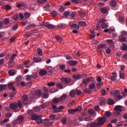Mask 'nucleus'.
Listing matches in <instances>:
<instances>
[{
	"label": "nucleus",
	"mask_w": 127,
	"mask_h": 127,
	"mask_svg": "<svg viewBox=\"0 0 127 127\" xmlns=\"http://www.w3.org/2000/svg\"><path fill=\"white\" fill-rule=\"evenodd\" d=\"M47 106H48V103L46 102L43 104V105H41V108L42 109H45L46 107H47Z\"/></svg>",
	"instance_id": "nucleus-63"
},
{
	"label": "nucleus",
	"mask_w": 127,
	"mask_h": 127,
	"mask_svg": "<svg viewBox=\"0 0 127 127\" xmlns=\"http://www.w3.org/2000/svg\"><path fill=\"white\" fill-rule=\"evenodd\" d=\"M4 8L6 9V10H10V9H11V6H10L9 5H6Z\"/></svg>",
	"instance_id": "nucleus-56"
},
{
	"label": "nucleus",
	"mask_w": 127,
	"mask_h": 127,
	"mask_svg": "<svg viewBox=\"0 0 127 127\" xmlns=\"http://www.w3.org/2000/svg\"><path fill=\"white\" fill-rule=\"evenodd\" d=\"M61 122L63 125H66V123H67V118L63 117Z\"/></svg>",
	"instance_id": "nucleus-45"
},
{
	"label": "nucleus",
	"mask_w": 127,
	"mask_h": 127,
	"mask_svg": "<svg viewBox=\"0 0 127 127\" xmlns=\"http://www.w3.org/2000/svg\"><path fill=\"white\" fill-rule=\"evenodd\" d=\"M126 40H127L126 37H124L122 35L119 36V41H120V42H126Z\"/></svg>",
	"instance_id": "nucleus-24"
},
{
	"label": "nucleus",
	"mask_w": 127,
	"mask_h": 127,
	"mask_svg": "<svg viewBox=\"0 0 127 127\" xmlns=\"http://www.w3.org/2000/svg\"><path fill=\"white\" fill-rule=\"evenodd\" d=\"M114 110L115 111L114 116H115V117H119L121 116V113L123 111V106L121 105H117L115 106Z\"/></svg>",
	"instance_id": "nucleus-1"
},
{
	"label": "nucleus",
	"mask_w": 127,
	"mask_h": 127,
	"mask_svg": "<svg viewBox=\"0 0 127 127\" xmlns=\"http://www.w3.org/2000/svg\"><path fill=\"white\" fill-rule=\"evenodd\" d=\"M59 28H65L66 27V24H60L58 25Z\"/></svg>",
	"instance_id": "nucleus-53"
},
{
	"label": "nucleus",
	"mask_w": 127,
	"mask_h": 127,
	"mask_svg": "<svg viewBox=\"0 0 127 127\" xmlns=\"http://www.w3.org/2000/svg\"><path fill=\"white\" fill-rule=\"evenodd\" d=\"M10 108L11 110H16L17 109V103H12L10 105Z\"/></svg>",
	"instance_id": "nucleus-22"
},
{
	"label": "nucleus",
	"mask_w": 127,
	"mask_h": 127,
	"mask_svg": "<svg viewBox=\"0 0 127 127\" xmlns=\"http://www.w3.org/2000/svg\"><path fill=\"white\" fill-rule=\"evenodd\" d=\"M108 91H106V90L105 89H103L102 91H101V95L102 96H106L107 93Z\"/></svg>",
	"instance_id": "nucleus-58"
},
{
	"label": "nucleus",
	"mask_w": 127,
	"mask_h": 127,
	"mask_svg": "<svg viewBox=\"0 0 127 127\" xmlns=\"http://www.w3.org/2000/svg\"><path fill=\"white\" fill-rule=\"evenodd\" d=\"M31 95H36L37 97H40L42 94V91L40 89H36L34 91L31 92Z\"/></svg>",
	"instance_id": "nucleus-7"
},
{
	"label": "nucleus",
	"mask_w": 127,
	"mask_h": 127,
	"mask_svg": "<svg viewBox=\"0 0 127 127\" xmlns=\"http://www.w3.org/2000/svg\"><path fill=\"white\" fill-rule=\"evenodd\" d=\"M33 121H36L37 124H42L43 120L41 119V115H34L32 116Z\"/></svg>",
	"instance_id": "nucleus-3"
},
{
	"label": "nucleus",
	"mask_w": 127,
	"mask_h": 127,
	"mask_svg": "<svg viewBox=\"0 0 127 127\" xmlns=\"http://www.w3.org/2000/svg\"><path fill=\"white\" fill-rule=\"evenodd\" d=\"M109 7H104V8H101L100 9V10L101 12V13H103V14H106L108 11H109Z\"/></svg>",
	"instance_id": "nucleus-15"
},
{
	"label": "nucleus",
	"mask_w": 127,
	"mask_h": 127,
	"mask_svg": "<svg viewBox=\"0 0 127 127\" xmlns=\"http://www.w3.org/2000/svg\"><path fill=\"white\" fill-rule=\"evenodd\" d=\"M69 14H70V11H65L64 12V17H67L69 16Z\"/></svg>",
	"instance_id": "nucleus-48"
},
{
	"label": "nucleus",
	"mask_w": 127,
	"mask_h": 127,
	"mask_svg": "<svg viewBox=\"0 0 127 127\" xmlns=\"http://www.w3.org/2000/svg\"><path fill=\"white\" fill-rule=\"evenodd\" d=\"M76 95V90H71L70 92V96L71 98H74V97Z\"/></svg>",
	"instance_id": "nucleus-27"
},
{
	"label": "nucleus",
	"mask_w": 127,
	"mask_h": 127,
	"mask_svg": "<svg viewBox=\"0 0 127 127\" xmlns=\"http://www.w3.org/2000/svg\"><path fill=\"white\" fill-rule=\"evenodd\" d=\"M122 36H123L124 37H126L127 35V32L126 31H123L122 32Z\"/></svg>",
	"instance_id": "nucleus-64"
},
{
	"label": "nucleus",
	"mask_w": 127,
	"mask_h": 127,
	"mask_svg": "<svg viewBox=\"0 0 127 127\" xmlns=\"http://www.w3.org/2000/svg\"><path fill=\"white\" fill-rule=\"evenodd\" d=\"M80 120L81 121H85V122H91V121H92V119L91 118V117H86L85 118L83 119L82 118H80Z\"/></svg>",
	"instance_id": "nucleus-33"
},
{
	"label": "nucleus",
	"mask_w": 127,
	"mask_h": 127,
	"mask_svg": "<svg viewBox=\"0 0 127 127\" xmlns=\"http://www.w3.org/2000/svg\"><path fill=\"white\" fill-rule=\"evenodd\" d=\"M67 97H68V95H67V94H64L59 98L60 101H61L62 102V101H65V100L67 99Z\"/></svg>",
	"instance_id": "nucleus-25"
},
{
	"label": "nucleus",
	"mask_w": 127,
	"mask_h": 127,
	"mask_svg": "<svg viewBox=\"0 0 127 127\" xmlns=\"http://www.w3.org/2000/svg\"><path fill=\"white\" fill-rule=\"evenodd\" d=\"M97 121L98 127H100L105 125V123L107 122V118L106 117H98Z\"/></svg>",
	"instance_id": "nucleus-2"
},
{
	"label": "nucleus",
	"mask_w": 127,
	"mask_h": 127,
	"mask_svg": "<svg viewBox=\"0 0 127 127\" xmlns=\"http://www.w3.org/2000/svg\"><path fill=\"white\" fill-rule=\"evenodd\" d=\"M99 100L100 101V105L101 106H105L106 104V99H105V98L100 97L99 98Z\"/></svg>",
	"instance_id": "nucleus-17"
},
{
	"label": "nucleus",
	"mask_w": 127,
	"mask_h": 127,
	"mask_svg": "<svg viewBox=\"0 0 127 127\" xmlns=\"http://www.w3.org/2000/svg\"><path fill=\"white\" fill-rule=\"evenodd\" d=\"M114 95L115 96V99H118L119 100H121L123 99V96L120 95V91L119 90H116L114 92Z\"/></svg>",
	"instance_id": "nucleus-9"
},
{
	"label": "nucleus",
	"mask_w": 127,
	"mask_h": 127,
	"mask_svg": "<svg viewBox=\"0 0 127 127\" xmlns=\"http://www.w3.org/2000/svg\"><path fill=\"white\" fill-rule=\"evenodd\" d=\"M44 26L47 27V28H49V29H54V28H56V26L49 23V22H46L43 24Z\"/></svg>",
	"instance_id": "nucleus-5"
},
{
	"label": "nucleus",
	"mask_w": 127,
	"mask_h": 127,
	"mask_svg": "<svg viewBox=\"0 0 127 127\" xmlns=\"http://www.w3.org/2000/svg\"><path fill=\"white\" fill-rule=\"evenodd\" d=\"M91 81H93V77H88L84 79L83 81V83L84 85H88V83H89Z\"/></svg>",
	"instance_id": "nucleus-13"
},
{
	"label": "nucleus",
	"mask_w": 127,
	"mask_h": 127,
	"mask_svg": "<svg viewBox=\"0 0 127 127\" xmlns=\"http://www.w3.org/2000/svg\"><path fill=\"white\" fill-rule=\"evenodd\" d=\"M43 97L44 99H47L49 97V95L48 93H44Z\"/></svg>",
	"instance_id": "nucleus-62"
},
{
	"label": "nucleus",
	"mask_w": 127,
	"mask_h": 127,
	"mask_svg": "<svg viewBox=\"0 0 127 127\" xmlns=\"http://www.w3.org/2000/svg\"><path fill=\"white\" fill-rule=\"evenodd\" d=\"M55 38H56V40H57L58 41H62V38H61V37H60L59 36H55Z\"/></svg>",
	"instance_id": "nucleus-59"
},
{
	"label": "nucleus",
	"mask_w": 127,
	"mask_h": 127,
	"mask_svg": "<svg viewBox=\"0 0 127 127\" xmlns=\"http://www.w3.org/2000/svg\"><path fill=\"white\" fill-rule=\"evenodd\" d=\"M22 102L24 105H28V95H24L22 96Z\"/></svg>",
	"instance_id": "nucleus-6"
},
{
	"label": "nucleus",
	"mask_w": 127,
	"mask_h": 127,
	"mask_svg": "<svg viewBox=\"0 0 127 127\" xmlns=\"http://www.w3.org/2000/svg\"><path fill=\"white\" fill-rule=\"evenodd\" d=\"M44 125L45 126H50V127H51V126H52V125H53V123L49 122V120H48V119H44Z\"/></svg>",
	"instance_id": "nucleus-16"
},
{
	"label": "nucleus",
	"mask_w": 127,
	"mask_h": 127,
	"mask_svg": "<svg viewBox=\"0 0 127 127\" xmlns=\"http://www.w3.org/2000/svg\"><path fill=\"white\" fill-rule=\"evenodd\" d=\"M107 46L106 45V44H100L99 45L98 47L97 48L98 49H105V48H106Z\"/></svg>",
	"instance_id": "nucleus-31"
},
{
	"label": "nucleus",
	"mask_w": 127,
	"mask_h": 127,
	"mask_svg": "<svg viewBox=\"0 0 127 127\" xmlns=\"http://www.w3.org/2000/svg\"><path fill=\"white\" fill-rule=\"evenodd\" d=\"M88 112L89 115H94L95 114V111L93 109H89Z\"/></svg>",
	"instance_id": "nucleus-57"
},
{
	"label": "nucleus",
	"mask_w": 127,
	"mask_h": 127,
	"mask_svg": "<svg viewBox=\"0 0 127 127\" xmlns=\"http://www.w3.org/2000/svg\"><path fill=\"white\" fill-rule=\"evenodd\" d=\"M33 60L34 61V62H36V63H38L39 62H41V59L39 58H37V57H34L33 58Z\"/></svg>",
	"instance_id": "nucleus-36"
},
{
	"label": "nucleus",
	"mask_w": 127,
	"mask_h": 127,
	"mask_svg": "<svg viewBox=\"0 0 127 127\" xmlns=\"http://www.w3.org/2000/svg\"><path fill=\"white\" fill-rule=\"evenodd\" d=\"M107 43H108V44H109V45H114V41H113V40H111V39H108L106 40Z\"/></svg>",
	"instance_id": "nucleus-42"
},
{
	"label": "nucleus",
	"mask_w": 127,
	"mask_h": 127,
	"mask_svg": "<svg viewBox=\"0 0 127 127\" xmlns=\"http://www.w3.org/2000/svg\"><path fill=\"white\" fill-rule=\"evenodd\" d=\"M101 27H102V28H103V29H105L106 28H108V27H109V25H108L107 23H104L102 24Z\"/></svg>",
	"instance_id": "nucleus-47"
},
{
	"label": "nucleus",
	"mask_w": 127,
	"mask_h": 127,
	"mask_svg": "<svg viewBox=\"0 0 127 127\" xmlns=\"http://www.w3.org/2000/svg\"><path fill=\"white\" fill-rule=\"evenodd\" d=\"M28 115H30V116H31L32 119V116L34 115H36L35 114H33V111L32 110H28Z\"/></svg>",
	"instance_id": "nucleus-55"
},
{
	"label": "nucleus",
	"mask_w": 127,
	"mask_h": 127,
	"mask_svg": "<svg viewBox=\"0 0 127 127\" xmlns=\"http://www.w3.org/2000/svg\"><path fill=\"white\" fill-rule=\"evenodd\" d=\"M121 50L123 51H127V44L126 43H123L121 46Z\"/></svg>",
	"instance_id": "nucleus-20"
},
{
	"label": "nucleus",
	"mask_w": 127,
	"mask_h": 127,
	"mask_svg": "<svg viewBox=\"0 0 127 127\" xmlns=\"http://www.w3.org/2000/svg\"><path fill=\"white\" fill-rule=\"evenodd\" d=\"M74 111L75 113H77V112H81V111H82V107L81 106L75 107Z\"/></svg>",
	"instance_id": "nucleus-46"
},
{
	"label": "nucleus",
	"mask_w": 127,
	"mask_h": 127,
	"mask_svg": "<svg viewBox=\"0 0 127 127\" xmlns=\"http://www.w3.org/2000/svg\"><path fill=\"white\" fill-rule=\"evenodd\" d=\"M3 22L4 24H8L9 23V19L8 18H5L3 20Z\"/></svg>",
	"instance_id": "nucleus-51"
},
{
	"label": "nucleus",
	"mask_w": 127,
	"mask_h": 127,
	"mask_svg": "<svg viewBox=\"0 0 127 127\" xmlns=\"http://www.w3.org/2000/svg\"><path fill=\"white\" fill-rule=\"evenodd\" d=\"M67 112L70 115H74L76 112L75 111V109H68Z\"/></svg>",
	"instance_id": "nucleus-41"
},
{
	"label": "nucleus",
	"mask_w": 127,
	"mask_h": 127,
	"mask_svg": "<svg viewBox=\"0 0 127 127\" xmlns=\"http://www.w3.org/2000/svg\"><path fill=\"white\" fill-rule=\"evenodd\" d=\"M95 87L96 84L94 83H91L89 86L90 90H93V89H95Z\"/></svg>",
	"instance_id": "nucleus-39"
},
{
	"label": "nucleus",
	"mask_w": 127,
	"mask_h": 127,
	"mask_svg": "<svg viewBox=\"0 0 127 127\" xmlns=\"http://www.w3.org/2000/svg\"><path fill=\"white\" fill-rule=\"evenodd\" d=\"M22 78V76L21 75H19L16 78V81L18 84H19V82H21V78Z\"/></svg>",
	"instance_id": "nucleus-40"
},
{
	"label": "nucleus",
	"mask_w": 127,
	"mask_h": 127,
	"mask_svg": "<svg viewBox=\"0 0 127 127\" xmlns=\"http://www.w3.org/2000/svg\"><path fill=\"white\" fill-rule=\"evenodd\" d=\"M57 87L61 90L63 89V84L60 83H58L56 84Z\"/></svg>",
	"instance_id": "nucleus-43"
},
{
	"label": "nucleus",
	"mask_w": 127,
	"mask_h": 127,
	"mask_svg": "<svg viewBox=\"0 0 127 127\" xmlns=\"http://www.w3.org/2000/svg\"><path fill=\"white\" fill-rule=\"evenodd\" d=\"M59 102H60V99L59 98L54 97L51 101V106L52 109H56V106Z\"/></svg>",
	"instance_id": "nucleus-4"
},
{
	"label": "nucleus",
	"mask_w": 127,
	"mask_h": 127,
	"mask_svg": "<svg viewBox=\"0 0 127 127\" xmlns=\"http://www.w3.org/2000/svg\"><path fill=\"white\" fill-rule=\"evenodd\" d=\"M87 127H99V126L98 125L97 123L95 122H93L92 123H87Z\"/></svg>",
	"instance_id": "nucleus-11"
},
{
	"label": "nucleus",
	"mask_w": 127,
	"mask_h": 127,
	"mask_svg": "<svg viewBox=\"0 0 127 127\" xmlns=\"http://www.w3.org/2000/svg\"><path fill=\"white\" fill-rule=\"evenodd\" d=\"M61 81L63 84H69V83H71V80L70 77H63L61 78Z\"/></svg>",
	"instance_id": "nucleus-8"
},
{
	"label": "nucleus",
	"mask_w": 127,
	"mask_h": 127,
	"mask_svg": "<svg viewBox=\"0 0 127 127\" xmlns=\"http://www.w3.org/2000/svg\"><path fill=\"white\" fill-rule=\"evenodd\" d=\"M13 59H10V60L9 61V63H8V66L9 67V68H11V67H12V64H13Z\"/></svg>",
	"instance_id": "nucleus-38"
},
{
	"label": "nucleus",
	"mask_w": 127,
	"mask_h": 127,
	"mask_svg": "<svg viewBox=\"0 0 127 127\" xmlns=\"http://www.w3.org/2000/svg\"><path fill=\"white\" fill-rule=\"evenodd\" d=\"M105 115L106 117H111L112 116V113L110 111L106 112Z\"/></svg>",
	"instance_id": "nucleus-60"
},
{
	"label": "nucleus",
	"mask_w": 127,
	"mask_h": 127,
	"mask_svg": "<svg viewBox=\"0 0 127 127\" xmlns=\"http://www.w3.org/2000/svg\"><path fill=\"white\" fill-rule=\"evenodd\" d=\"M68 64L70 66H75L78 64V61H69Z\"/></svg>",
	"instance_id": "nucleus-19"
},
{
	"label": "nucleus",
	"mask_w": 127,
	"mask_h": 127,
	"mask_svg": "<svg viewBox=\"0 0 127 127\" xmlns=\"http://www.w3.org/2000/svg\"><path fill=\"white\" fill-rule=\"evenodd\" d=\"M110 5L111 6H113V7H115V6L117 5V1H116V0H112L110 2Z\"/></svg>",
	"instance_id": "nucleus-32"
},
{
	"label": "nucleus",
	"mask_w": 127,
	"mask_h": 127,
	"mask_svg": "<svg viewBox=\"0 0 127 127\" xmlns=\"http://www.w3.org/2000/svg\"><path fill=\"white\" fill-rule=\"evenodd\" d=\"M16 6L18 8L21 6H24V3H23V2H20L19 3L17 4Z\"/></svg>",
	"instance_id": "nucleus-50"
},
{
	"label": "nucleus",
	"mask_w": 127,
	"mask_h": 127,
	"mask_svg": "<svg viewBox=\"0 0 127 127\" xmlns=\"http://www.w3.org/2000/svg\"><path fill=\"white\" fill-rule=\"evenodd\" d=\"M111 80L113 82H115V81L117 80V73L113 72L112 73V75H111Z\"/></svg>",
	"instance_id": "nucleus-23"
},
{
	"label": "nucleus",
	"mask_w": 127,
	"mask_h": 127,
	"mask_svg": "<svg viewBox=\"0 0 127 127\" xmlns=\"http://www.w3.org/2000/svg\"><path fill=\"white\" fill-rule=\"evenodd\" d=\"M6 85L5 84H0V92H2L5 90Z\"/></svg>",
	"instance_id": "nucleus-29"
},
{
	"label": "nucleus",
	"mask_w": 127,
	"mask_h": 127,
	"mask_svg": "<svg viewBox=\"0 0 127 127\" xmlns=\"http://www.w3.org/2000/svg\"><path fill=\"white\" fill-rule=\"evenodd\" d=\"M15 84V81L12 82L10 83H9L8 84V88H9V90H12V91H15V88L13 87V85Z\"/></svg>",
	"instance_id": "nucleus-12"
},
{
	"label": "nucleus",
	"mask_w": 127,
	"mask_h": 127,
	"mask_svg": "<svg viewBox=\"0 0 127 127\" xmlns=\"http://www.w3.org/2000/svg\"><path fill=\"white\" fill-rule=\"evenodd\" d=\"M73 78L75 80H80L83 78V76L81 74H74L73 75Z\"/></svg>",
	"instance_id": "nucleus-21"
},
{
	"label": "nucleus",
	"mask_w": 127,
	"mask_h": 127,
	"mask_svg": "<svg viewBox=\"0 0 127 127\" xmlns=\"http://www.w3.org/2000/svg\"><path fill=\"white\" fill-rule=\"evenodd\" d=\"M9 76H14L15 74H16V72H15V70H10L8 72Z\"/></svg>",
	"instance_id": "nucleus-28"
},
{
	"label": "nucleus",
	"mask_w": 127,
	"mask_h": 127,
	"mask_svg": "<svg viewBox=\"0 0 127 127\" xmlns=\"http://www.w3.org/2000/svg\"><path fill=\"white\" fill-rule=\"evenodd\" d=\"M79 25H80V26H85V25H87V23L84 21H79L78 22Z\"/></svg>",
	"instance_id": "nucleus-35"
},
{
	"label": "nucleus",
	"mask_w": 127,
	"mask_h": 127,
	"mask_svg": "<svg viewBox=\"0 0 127 127\" xmlns=\"http://www.w3.org/2000/svg\"><path fill=\"white\" fill-rule=\"evenodd\" d=\"M47 85L49 87H53L55 85V83L54 82H50L47 83Z\"/></svg>",
	"instance_id": "nucleus-61"
},
{
	"label": "nucleus",
	"mask_w": 127,
	"mask_h": 127,
	"mask_svg": "<svg viewBox=\"0 0 127 127\" xmlns=\"http://www.w3.org/2000/svg\"><path fill=\"white\" fill-rule=\"evenodd\" d=\"M35 27V24H30L28 25L26 28V29H30L31 28H34Z\"/></svg>",
	"instance_id": "nucleus-44"
},
{
	"label": "nucleus",
	"mask_w": 127,
	"mask_h": 127,
	"mask_svg": "<svg viewBox=\"0 0 127 127\" xmlns=\"http://www.w3.org/2000/svg\"><path fill=\"white\" fill-rule=\"evenodd\" d=\"M108 105H115L116 103L115 102V101H114L113 99H112L111 98L109 99L108 100Z\"/></svg>",
	"instance_id": "nucleus-30"
},
{
	"label": "nucleus",
	"mask_w": 127,
	"mask_h": 127,
	"mask_svg": "<svg viewBox=\"0 0 127 127\" xmlns=\"http://www.w3.org/2000/svg\"><path fill=\"white\" fill-rule=\"evenodd\" d=\"M37 53L39 55H40V56H41V55H42V54H43L42 50H41L40 48H38L37 49Z\"/></svg>",
	"instance_id": "nucleus-49"
},
{
	"label": "nucleus",
	"mask_w": 127,
	"mask_h": 127,
	"mask_svg": "<svg viewBox=\"0 0 127 127\" xmlns=\"http://www.w3.org/2000/svg\"><path fill=\"white\" fill-rule=\"evenodd\" d=\"M43 90L45 91V92H48L49 91L50 93H55V92H58V89L55 91V89L54 88H47V87L44 86L43 87Z\"/></svg>",
	"instance_id": "nucleus-10"
},
{
	"label": "nucleus",
	"mask_w": 127,
	"mask_h": 127,
	"mask_svg": "<svg viewBox=\"0 0 127 127\" xmlns=\"http://www.w3.org/2000/svg\"><path fill=\"white\" fill-rule=\"evenodd\" d=\"M60 68L62 70H65V69H66V65H65V64H60Z\"/></svg>",
	"instance_id": "nucleus-54"
},
{
	"label": "nucleus",
	"mask_w": 127,
	"mask_h": 127,
	"mask_svg": "<svg viewBox=\"0 0 127 127\" xmlns=\"http://www.w3.org/2000/svg\"><path fill=\"white\" fill-rule=\"evenodd\" d=\"M119 77L120 79H122V80H125L126 79V77L125 76V74L122 71L120 72Z\"/></svg>",
	"instance_id": "nucleus-37"
},
{
	"label": "nucleus",
	"mask_w": 127,
	"mask_h": 127,
	"mask_svg": "<svg viewBox=\"0 0 127 127\" xmlns=\"http://www.w3.org/2000/svg\"><path fill=\"white\" fill-rule=\"evenodd\" d=\"M47 74V71L45 69H43L40 71L39 75L40 76H44V75H46Z\"/></svg>",
	"instance_id": "nucleus-26"
},
{
	"label": "nucleus",
	"mask_w": 127,
	"mask_h": 127,
	"mask_svg": "<svg viewBox=\"0 0 127 127\" xmlns=\"http://www.w3.org/2000/svg\"><path fill=\"white\" fill-rule=\"evenodd\" d=\"M23 120H24V117L21 116H19L17 119V120L18 121V122H21L23 121Z\"/></svg>",
	"instance_id": "nucleus-52"
},
{
	"label": "nucleus",
	"mask_w": 127,
	"mask_h": 127,
	"mask_svg": "<svg viewBox=\"0 0 127 127\" xmlns=\"http://www.w3.org/2000/svg\"><path fill=\"white\" fill-rule=\"evenodd\" d=\"M64 107L62 106H60L59 108H57V106L56 108H53L54 110V113H60V110H63L64 109Z\"/></svg>",
	"instance_id": "nucleus-14"
},
{
	"label": "nucleus",
	"mask_w": 127,
	"mask_h": 127,
	"mask_svg": "<svg viewBox=\"0 0 127 127\" xmlns=\"http://www.w3.org/2000/svg\"><path fill=\"white\" fill-rule=\"evenodd\" d=\"M72 29H76V30H79L80 29V26L77 24H73L70 25Z\"/></svg>",
	"instance_id": "nucleus-18"
},
{
	"label": "nucleus",
	"mask_w": 127,
	"mask_h": 127,
	"mask_svg": "<svg viewBox=\"0 0 127 127\" xmlns=\"http://www.w3.org/2000/svg\"><path fill=\"white\" fill-rule=\"evenodd\" d=\"M106 21H108V20L106 19V18H102L101 19H100L98 20V23H105V22H106Z\"/></svg>",
	"instance_id": "nucleus-34"
}]
</instances>
